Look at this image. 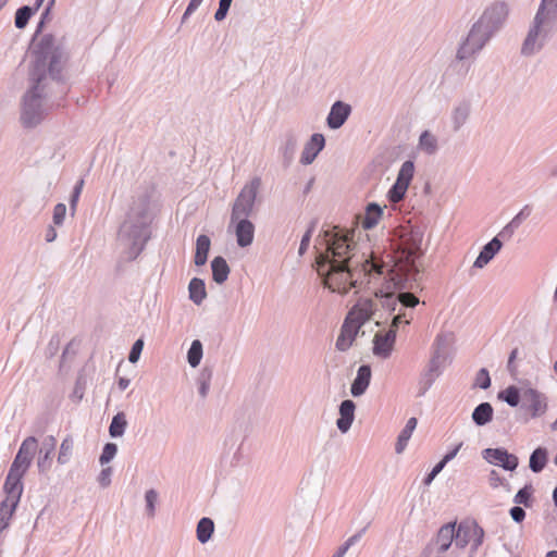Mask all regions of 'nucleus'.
<instances>
[{
  "label": "nucleus",
  "instance_id": "nucleus-1",
  "mask_svg": "<svg viewBox=\"0 0 557 557\" xmlns=\"http://www.w3.org/2000/svg\"><path fill=\"white\" fill-rule=\"evenodd\" d=\"M423 232L412 227L401 235L400 257L389 267L372 251L359 258L357 245L349 233L325 231V250L315 259L317 272L323 278L324 286L339 294H347L350 288L360 287L369 276H383L394 289H414L419 287V269L416 259L423 255L421 249Z\"/></svg>",
  "mask_w": 557,
  "mask_h": 557
},
{
  "label": "nucleus",
  "instance_id": "nucleus-2",
  "mask_svg": "<svg viewBox=\"0 0 557 557\" xmlns=\"http://www.w3.org/2000/svg\"><path fill=\"white\" fill-rule=\"evenodd\" d=\"M507 15L508 7L505 2H495L487 7L461 41L456 59L463 61L479 53L502 28Z\"/></svg>",
  "mask_w": 557,
  "mask_h": 557
},
{
  "label": "nucleus",
  "instance_id": "nucleus-3",
  "mask_svg": "<svg viewBox=\"0 0 557 557\" xmlns=\"http://www.w3.org/2000/svg\"><path fill=\"white\" fill-rule=\"evenodd\" d=\"M149 203L150 196L148 194L138 196L133 201L126 219L120 227L117 240L129 260L139 256L149 238Z\"/></svg>",
  "mask_w": 557,
  "mask_h": 557
},
{
  "label": "nucleus",
  "instance_id": "nucleus-4",
  "mask_svg": "<svg viewBox=\"0 0 557 557\" xmlns=\"http://www.w3.org/2000/svg\"><path fill=\"white\" fill-rule=\"evenodd\" d=\"M557 32V0H541L521 45L523 57L541 52Z\"/></svg>",
  "mask_w": 557,
  "mask_h": 557
},
{
  "label": "nucleus",
  "instance_id": "nucleus-5",
  "mask_svg": "<svg viewBox=\"0 0 557 557\" xmlns=\"http://www.w3.org/2000/svg\"><path fill=\"white\" fill-rule=\"evenodd\" d=\"M34 64L30 71L32 82L45 81L47 73L52 79H59L62 71L63 52L52 35H44L34 46Z\"/></svg>",
  "mask_w": 557,
  "mask_h": 557
},
{
  "label": "nucleus",
  "instance_id": "nucleus-6",
  "mask_svg": "<svg viewBox=\"0 0 557 557\" xmlns=\"http://www.w3.org/2000/svg\"><path fill=\"white\" fill-rule=\"evenodd\" d=\"M384 284V287L375 292V296L382 298V306L385 309L391 312H397L389 326V330H394L396 333L400 323H410L411 314L403 311V309L414 308L419 304V299L410 292H399L397 296H395L394 293L391 292V289L394 288L393 285L391 284L388 287V284L385 281Z\"/></svg>",
  "mask_w": 557,
  "mask_h": 557
},
{
  "label": "nucleus",
  "instance_id": "nucleus-7",
  "mask_svg": "<svg viewBox=\"0 0 557 557\" xmlns=\"http://www.w3.org/2000/svg\"><path fill=\"white\" fill-rule=\"evenodd\" d=\"M42 82H33V86L23 97L20 121L25 128H34L39 125L47 113Z\"/></svg>",
  "mask_w": 557,
  "mask_h": 557
},
{
  "label": "nucleus",
  "instance_id": "nucleus-8",
  "mask_svg": "<svg viewBox=\"0 0 557 557\" xmlns=\"http://www.w3.org/2000/svg\"><path fill=\"white\" fill-rule=\"evenodd\" d=\"M260 186L261 178L258 176L245 184L234 201L231 214L232 223L237 219H247L251 214Z\"/></svg>",
  "mask_w": 557,
  "mask_h": 557
},
{
  "label": "nucleus",
  "instance_id": "nucleus-9",
  "mask_svg": "<svg viewBox=\"0 0 557 557\" xmlns=\"http://www.w3.org/2000/svg\"><path fill=\"white\" fill-rule=\"evenodd\" d=\"M414 174V163L411 160L405 161L397 174L396 182L388 190L387 197L391 202H399L404 199L406 191Z\"/></svg>",
  "mask_w": 557,
  "mask_h": 557
},
{
  "label": "nucleus",
  "instance_id": "nucleus-10",
  "mask_svg": "<svg viewBox=\"0 0 557 557\" xmlns=\"http://www.w3.org/2000/svg\"><path fill=\"white\" fill-rule=\"evenodd\" d=\"M482 457L488 463L499 466L507 471H513L519 465L518 457L504 448H485Z\"/></svg>",
  "mask_w": 557,
  "mask_h": 557
},
{
  "label": "nucleus",
  "instance_id": "nucleus-11",
  "mask_svg": "<svg viewBox=\"0 0 557 557\" xmlns=\"http://www.w3.org/2000/svg\"><path fill=\"white\" fill-rule=\"evenodd\" d=\"M27 471L22 470L20 468L10 467L9 473L5 478V482L3 485V491L5 493V499L20 503L21 496L23 494V483L22 479Z\"/></svg>",
  "mask_w": 557,
  "mask_h": 557
},
{
  "label": "nucleus",
  "instance_id": "nucleus-12",
  "mask_svg": "<svg viewBox=\"0 0 557 557\" xmlns=\"http://www.w3.org/2000/svg\"><path fill=\"white\" fill-rule=\"evenodd\" d=\"M38 449V441L35 436L26 437L12 462L11 466L27 471L32 465L33 458Z\"/></svg>",
  "mask_w": 557,
  "mask_h": 557
},
{
  "label": "nucleus",
  "instance_id": "nucleus-13",
  "mask_svg": "<svg viewBox=\"0 0 557 557\" xmlns=\"http://www.w3.org/2000/svg\"><path fill=\"white\" fill-rule=\"evenodd\" d=\"M57 438L53 435H47L41 442L38 450L37 468L40 473H47L52 466V456L55 450Z\"/></svg>",
  "mask_w": 557,
  "mask_h": 557
},
{
  "label": "nucleus",
  "instance_id": "nucleus-14",
  "mask_svg": "<svg viewBox=\"0 0 557 557\" xmlns=\"http://www.w3.org/2000/svg\"><path fill=\"white\" fill-rule=\"evenodd\" d=\"M351 113V107L350 104L343 102L341 100L335 101L331 110L329 112V115L326 117V124L331 129H337L342 127L347 119L349 117Z\"/></svg>",
  "mask_w": 557,
  "mask_h": 557
},
{
  "label": "nucleus",
  "instance_id": "nucleus-15",
  "mask_svg": "<svg viewBox=\"0 0 557 557\" xmlns=\"http://www.w3.org/2000/svg\"><path fill=\"white\" fill-rule=\"evenodd\" d=\"M395 341L396 335L394 330L376 333L373 339V354L384 359L388 358L393 351Z\"/></svg>",
  "mask_w": 557,
  "mask_h": 557
},
{
  "label": "nucleus",
  "instance_id": "nucleus-16",
  "mask_svg": "<svg viewBox=\"0 0 557 557\" xmlns=\"http://www.w3.org/2000/svg\"><path fill=\"white\" fill-rule=\"evenodd\" d=\"M325 146V139L322 134H313L310 139L305 144V147L301 151L300 163L304 165L311 164L314 159L318 157L320 151Z\"/></svg>",
  "mask_w": 557,
  "mask_h": 557
},
{
  "label": "nucleus",
  "instance_id": "nucleus-17",
  "mask_svg": "<svg viewBox=\"0 0 557 557\" xmlns=\"http://www.w3.org/2000/svg\"><path fill=\"white\" fill-rule=\"evenodd\" d=\"M523 398L530 403L529 409L533 418L545 413L547 409V399L544 394L535 388L529 387L523 392Z\"/></svg>",
  "mask_w": 557,
  "mask_h": 557
},
{
  "label": "nucleus",
  "instance_id": "nucleus-18",
  "mask_svg": "<svg viewBox=\"0 0 557 557\" xmlns=\"http://www.w3.org/2000/svg\"><path fill=\"white\" fill-rule=\"evenodd\" d=\"M360 326L358 323H354L349 319H345L342 325L341 334L336 339V348L341 351H346L352 345Z\"/></svg>",
  "mask_w": 557,
  "mask_h": 557
},
{
  "label": "nucleus",
  "instance_id": "nucleus-19",
  "mask_svg": "<svg viewBox=\"0 0 557 557\" xmlns=\"http://www.w3.org/2000/svg\"><path fill=\"white\" fill-rule=\"evenodd\" d=\"M374 304L370 299L360 300L346 317L361 327L373 314Z\"/></svg>",
  "mask_w": 557,
  "mask_h": 557
},
{
  "label": "nucleus",
  "instance_id": "nucleus-20",
  "mask_svg": "<svg viewBox=\"0 0 557 557\" xmlns=\"http://www.w3.org/2000/svg\"><path fill=\"white\" fill-rule=\"evenodd\" d=\"M298 146V137L294 132H287L284 134L281 145L278 147V153L282 157L283 164L289 166L294 160Z\"/></svg>",
  "mask_w": 557,
  "mask_h": 557
},
{
  "label": "nucleus",
  "instance_id": "nucleus-21",
  "mask_svg": "<svg viewBox=\"0 0 557 557\" xmlns=\"http://www.w3.org/2000/svg\"><path fill=\"white\" fill-rule=\"evenodd\" d=\"M356 405L352 400H343L339 405V418L336 421V426L342 433H347L351 428L355 420Z\"/></svg>",
  "mask_w": 557,
  "mask_h": 557
},
{
  "label": "nucleus",
  "instance_id": "nucleus-22",
  "mask_svg": "<svg viewBox=\"0 0 557 557\" xmlns=\"http://www.w3.org/2000/svg\"><path fill=\"white\" fill-rule=\"evenodd\" d=\"M234 223L237 245L242 248L250 246L255 236L253 224L248 219H237Z\"/></svg>",
  "mask_w": 557,
  "mask_h": 557
},
{
  "label": "nucleus",
  "instance_id": "nucleus-23",
  "mask_svg": "<svg viewBox=\"0 0 557 557\" xmlns=\"http://www.w3.org/2000/svg\"><path fill=\"white\" fill-rule=\"evenodd\" d=\"M371 381V368L368 364H362L357 371V375L350 386V393L354 397L363 395L369 387Z\"/></svg>",
  "mask_w": 557,
  "mask_h": 557
},
{
  "label": "nucleus",
  "instance_id": "nucleus-24",
  "mask_svg": "<svg viewBox=\"0 0 557 557\" xmlns=\"http://www.w3.org/2000/svg\"><path fill=\"white\" fill-rule=\"evenodd\" d=\"M502 247L503 243L499 240V238L494 237L492 240H490L486 245L483 246L482 250L480 251L478 258L473 263V268H484L502 249Z\"/></svg>",
  "mask_w": 557,
  "mask_h": 557
},
{
  "label": "nucleus",
  "instance_id": "nucleus-25",
  "mask_svg": "<svg viewBox=\"0 0 557 557\" xmlns=\"http://www.w3.org/2000/svg\"><path fill=\"white\" fill-rule=\"evenodd\" d=\"M455 537V523L443 525L437 533L435 547L437 553L446 552L453 544Z\"/></svg>",
  "mask_w": 557,
  "mask_h": 557
},
{
  "label": "nucleus",
  "instance_id": "nucleus-26",
  "mask_svg": "<svg viewBox=\"0 0 557 557\" xmlns=\"http://www.w3.org/2000/svg\"><path fill=\"white\" fill-rule=\"evenodd\" d=\"M493 407L490 403H481L472 411V420L478 426L486 425L493 419Z\"/></svg>",
  "mask_w": 557,
  "mask_h": 557
},
{
  "label": "nucleus",
  "instance_id": "nucleus-27",
  "mask_svg": "<svg viewBox=\"0 0 557 557\" xmlns=\"http://www.w3.org/2000/svg\"><path fill=\"white\" fill-rule=\"evenodd\" d=\"M212 278L218 284H223L230 274V267L223 257H215L211 261Z\"/></svg>",
  "mask_w": 557,
  "mask_h": 557
},
{
  "label": "nucleus",
  "instance_id": "nucleus-28",
  "mask_svg": "<svg viewBox=\"0 0 557 557\" xmlns=\"http://www.w3.org/2000/svg\"><path fill=\"white\" fill-rule=\"evenodd\" d=\"M383 210L377 203H369L366 208V213L362 219V227L364 230L373 228L382 218Z\"/></svg>",
  "mask_w": 557,
  "mask_h": 557
},
{
  "label": "nucleus",
  "instance_id": "nucleus-29",
  "mask_svg": "<svg viewBox=\"0 0 557 557\" xmlns=\"http://www.w3.org/2000/svg\"><path fill=\"white\" fill-rule=\"evenodd\" d=\"M211 240L207 235H199L196 240L195 264L205 265L208 259Z\"/></svg>",
  "mask_w": 557,
  "mask_h": 557
},
{
  "label": "nucleus",
  "instance_id": "nucleus-30",
  "mask_svg": "<svg viewBox=\"0 0 557 557\" xmlns=\"http://www.w3.org/2000/svg\"><path fill=\"white\" fill-rule=\"evenodd\" d=\"M188 292L189 299L196 305H200L207 297L205 282L198 277L191 278L188 285Z\"/></svg>",
  "mask_w": 557,
  "mask_h": 557
},
{
  "label": "nucleus",
  "instance_id": "nucleus-31",
  "mask_svg": "<svg viewBox=\"0 0 557 557\" xmlns=\"http://www.w3.org/2000/svg\"><path fill=\"white\" fill-rule=\"evenodd\" d=\"M470 115V104L467 102L459 103L451 113L453 128L459 131L467 122Z\"/></svg>",
  "mask_w": 557,
  "mask_h": 557
},
{
  "label": "nucleus",
  "instance_id": "nucleus-32",
  "mask_svg": "<svg viewBox=\"0 0 557 557\" xmlns=\"http://www.w3.org/2000/svg\"><path fill=\"white\" fill-rule=\"evenodd\" d=\"M17 505L18 503L5 498L0 503V533L9 527Z\"/></svg>",
  "mask_w": 557,
  "mask_h": 557
},
{
  "label": "nucleus",
  "instance_id": "nucleus-33",
  "mask_svg": "<svg viewBox=\"0 0 557 557\" xmlns=\"http://www.w3.org/2000/svg\"><path fill=\"white\" fill-rule=\"evenodd\" d=\"M418 148L426 154H434L438 149L437 137L424 131L419 137Z\"/></svg>",
  "mask_w": 557,
  "mask_h": 557
},
{
  "label": "nucleus",
  "instance_id": "nucleus-34",
  "mask_svg": "<svg viewBox=\"0 0 557 557\" xmlns=\"http://www.w3.org/2000/svg\"><path fill=\"white\" fill-rule=\"evenodd\" d=\"M214 531V523L210 518H201L197 524V539L200 543H207Z\"/></svg>",
  "mask_w": 557,
  "mask_h": 557
},
{
  "label": "nucleus",
  "instance_id": "nucleus-35",
  "mask_svg": "<svg viewBox=\"0 0 557 557\" xmlns=\"http://www.w3.org/2000/svg\"><path fill=\"white\" fill-rule=\"evenodd\" d=\"M546 462L547 450L539 447L531 454L529 467L533 472L539 473L545 468Z\"/></svg>",
  "mask_w": 557,
  "mask_h": 557
},
{
  "label": "nucleus",
  "instance_id": "nucleus-36",
  "mask_svg": "<svg viewBox=\"0 0 557 557\" xmlns=\"http://www.w3.org/2000/svg\"><path fill=\"white\" fill-rule=\"evenodd\" d=\"M127 426V421L124 412H117L111 421L109 426V434L112 437H121L124 435Z\"/></svg>",
  "mask_w": 557,
  "mask_h": 557
},
{
  "label": "nucleus",
  "instance_id": "nucleus-37",
  "mask_svg": "<svg viewBox=\"0 0 557 557\" xmlns=\"http://www.w3.org/2000/svg\"><path fill=\"white\" fill-rule=\"evenodd\" d=\"M73 447H74L73 438L71 436H66L60 445L58 459H57L59 465L63 466L70 461L72 454H73Z\"/></svg>",
  "mask_w": 557,
  "mask_h": 557
},
{
  "label": "nucleus",
  "instance_id": "nucleus-38",
  "mask_svg": "<svg viewBox=\"0 0 557 557\" xmlns=\"http://www.w3.org/2000/svg\"><path fill=\"white\" fill-rule=\"evenodd\" d=\"M202 344L199 339H195L191 342L189 350L187 352V361L191 368H196L199 366L202 358Z\"/></svg>",
  "mask_w": 557,
  "mask_h": 557
},
{
  "label": "nucleus",
  "instance_id": "nucleus-39",
  "mask_svg": "<svg viewBox=\"0 0 557 557\" xmlns=\"http://www.w3.org/2000/svg\"><path fill=\"white\" fill-rule=\"evenodd\" d=\"M497 397L507 403L510 407H517L520 401L519 389L511 385L498 393Z\"/></svg>",
  "mask_w": 557,
  "mask_h": 557
},
{
  "label": "nucleus",
  "instance_id": "nucleus-40",
  "mask_svg": "<svg viewBox=\"0 0 557 557\" xmlns=\"http://www.w3.org/2000/svg\"><path fill=\"white\" fill-rule=\"evenodd\" d=\"M159 502V493L154 488H150L145 493L146 516L153 518L156 516V506Z\"/></svg>",
  "mask_w": 557,
  "mask_h": 557
},
{
  "label": "nucleus",
  "instance_id": "nucleus-41",
  "mask_svg": "<svg viewBox=\"0 0 557 557\" xmlns=\"http://www.w3.org/2000/svg\"><path fill=\"white\" fill-rule=\"evenodd\" d=\"M211 376L212 372L208 369H203L197 379L198 393L201 398H206L209 393Z\"/></svg>",
  "mask_w": 557,
  "mask_h": 557
},
{
  "label": "nucleus",
  "instance_id": "nucleus-42",
  "mask_svg": "<svg viewBox=\"0 0 557 557\" xmlns=\"http://www.w3.org/2000/svg\"><path fill=\"white\" fill-rule=\"evenodd\" d=\"M366 529L367 528H363L361 529L359 532H357L356 534L351 535L350 537H348L344 544H342L337 550L332 555V557H344L346 555V553L348 552V549L354 546L363 535V533L366 532Z\"/></svg>",
  "mask_w": 557,
  "mask_h": 557
},
{
  "label": "nucleus",
  "instance_id": "nucleus-43",
  "mask_svg": "<svg viewBox=\"0 0 557 557\" xmlns=\"http://www.w3.org/2000/svg\"><path fill=\"white\" fill-rule=\"evenodd\" d=\"M444 350L433 351L432 358L428 364V371L440 375L442 372V367L445 361Z\"/></svg>",
  "mask_w": 557,
  "mask_h": 557
},
{
  "label": "nucleus",
  "instance_id": "nucleus-44",
  "mask_svg": "<svg viewBox=\"0 0 557 557\" xmlns=\"http://www.w3.org/2000/svg\"><path fill=\"white\" fill-rule=\"evenodd\" d=\"M33 14V9L30 7L24 5L20 8L15 13V26L20 29L24 28L30 16Z\"/></svg>",
  "mask_w": 557,
  "mask_h": 557
},
{
  "label": "nucleus",
  "instance_id": "nucleus-45",
  "mask_svg": "<svg viewBox=\"0 0 557 557\" xmlns=\"http://www.w3.org/2000/svg\"><path fill=\"white\" fill-rule=\"evenodd\" d=\"M454 336L451 333H441L436 336L434 342V351L444 350L446 358V349L453 343Z\"/></svg>",
  "mask_w": 557,
  "mask_h": 557
},
{
  "label": "nucleus",
  "instance_id": "nucleus-46",
  "mask_svg": "<svg viewBox=\"0 0 557 557\" xmlns=\"http://www.w3.org/2000/svg\"><path fill=\"white\" fill-rule=\"evenodd\" d=\"M117 453V445L114 443H107L103 446L102 453L99 457V462L101 466L109 463Z\"/></svg>",
  "mask_w": 557,
  "mask_h": 557
},
{
  "label": "nucleus",
  "instance_id": "nucleus-47",
  "mask_svg": "<svg viewBox=\"0 0 557 557\" xmlns=\"http://www.w3.org/2000/svg\"><path fill=\"white\" fill-rule=\"evenodd\" d=\"M470 533L471 528H462L461 525L458 530H455V545L458 548H463L470 542Z\"/></svg>",
  "mask_w": 557,
  "mask_h": 557
},
{
  "label": "nucleus",
  "instance_id": "nucleus-48",
  "mask_svg": "<svg viewBox=\"0 0 557 557\" xmlns=\"http://www.w3.org/2000/svg\"><path fill=\"white\" fill-rule=\"evenodd\" d=\"M533 487L532 485H525L523 488L519 490L516 494L513 502L516 504L524 505L525 507L530 506V497L532 495Z\"/></svg>",
  "mask_w": 557,
  "mask_h": 557
},
{
  "label": "nucleus",
  "instance_id": "nucleus-49",
  "mask_svg": "<svg viewBox=\"0 0 557 557\" xmlns=\"http://www.w3.org/2000/svg\"><path fill=\"white\" fill-rule=\"evenodd\" d=\"M484 531L482 528L474 525L471 528L470 542L471 550L474 552L483 543Z\"/></svg>",
  "mask_w": 557,
  "mask_h": 557
},
{
  "label": "nucleus",
  "instance_id": "nucleus-50",
  "mask_svg": "<svg viewBox=\"0 0 557 557\" xmlns=\"http://www.w3.org/2000/svg\"><path fill=\"white\" fill-rule=\"evenodd\" d=\"M438 375L425 370L424 373L422 374L421 376V380H420V395H424V393L433 385V383L435 382L436 377Z\"/></svg>",
  "mask_w": 557,
  "mask_h": 557
},
{
  "label": "nucleus",
  "instance_id": "nucleus-51",
  "mask_svg": "<svg viewBox=\"0 0 557 557\" xmlns=\"http://www.w3.org/2000/svg\"><path fill=\"white\" fill-rule=\"evenodd\" d=\"M438 375L425 370L424 373L422 374L421 376V380H420V395H424V393L433 385V383L435 382L436 377Z\"/></svg>",
  "mask_w": 557,
  "mask_h": 557
},
{
  "label": "nucleus",
  "instance_id": "nucleus-52",
  "mask_svg": "<svg viewBox=\"0 0 557 557\" xmlns=\"http://www.w3.org/2000/svg\"><path fill=\"white\" fill-rule=\"evenodd\" d=\"M474 385L482 389H487L491 386V377L488 371L485 368H482L478 371Z\"/></svg>",
  "mask_w": 557,
  "mask_h": 557
},
{
  "label": "nucleus",
  "instance_id": "nucleus-53",
  "mask_svg": "<svg viewBox=\"0 0 557 557\" xmlns=\"http://www.w3.org/2000/svg\"><path fill=\"white\" fill-rule=\"evenodd\" d=\"M86 381L83 376L77 377L71 398L75 403H79L85 393Z\"/></svg>",
  "mask_w": 557,
  "mask_h": 557
},
{
  "label": "nucleus",
  "instance_id": "nucleus-54",
  "mask_svg": "<svg viewBox=\"0 0 557 557\" xmlns=\"http://www.w3.org/2000/svg\"><path fill=\"white\" fill-rule=\"evenodd\" d=\"M412 433L406 431V430H401L398 437H397V442L395 444V451L396 454H403L404 450L406 449L407 445H408V442L411 437Z\"/></svg>",
  "mask_w": 557,
  "mask_h": 557
},
{
  "label": "nucleus",
  "instance_id": "nucleus-55",
  "mask_svg": "<svg viewBox=\"0 0 557 557\" xmlns=\"http://www.w3.org/2000/svg\"><path fill=\"white\" fill-rule=\"evenodd\" d=\"M144 348V341L141 338H138L132 346V349L128 355V360L132 363H136L141 355Z\"/></svg>",
  "mask_w": 557,
  "mask_h": 557
},
{
  "label": "nucleus",
  "instance_id": "nucleus-56",
  "mask_svg": "<svg viewBox=\"0 0 557 557\" xmlns=\"http://www.w3.org/2000/svg\"><path fill=\"white\" fill-rule=\"evenodd\" d=\"M232 1L233 0H220L219 1V8L214 14L215 21L221 22L226 17L227 12L231 8Z\"/></svg>",
  "mask_w": 557,
  "mask_h": 557
},
{
  "label": "nucleus",
  "instance_id": "nucleus-57",
  "mask_svg": "<svg viewBox=\"0 0 557 557\" xmlns=\"http://www.w3.org/2000/svg\"><path fill=\"white\" fill-rule=\"evenodd\" d=\"M66 213V206L64 203H58L53 209V223L55 225H62Z\"/></svg>",
  "mask_w": 557,
  "mask_h": 557
},
{
  "label": "nucleus",
  "instance_id": "nucleus-58",
  "mask_svg": "<svg viewBox=\"0 0 557 557\" xmlns=\"http://www.w3.org/2000/svg\"><path fill=\"white\" fill-rule=\"evenodd\" d=\"M517 356H518V348H515L509 354L508 361H507V371L509 372V374L512 377H516L518 375V368H517V364L515 363Z\"/></svg>",
  "mask_w": 557,
  "mask_h": 557
},
{
  "label": "nucleus",
  "instance_id": "nucleus-59",
  "mask_svg": "<svg viewBox=\"0 0 557 557\" xmlns=\"http://www.w3.org/2000/svg\"><path fill=\"white\" fill-rule=\"evenodd\" d=\"M313 228H314V223H312L310 225V227L307 230V232L304 234V236L301 238L299 250H298L300 256H302L307 251V249L309 247Z\"/></svg>",
  "mask_w": 557,
  "mask_h": 557
},
{
  "label": "nucleus",
  "instance_id": "nucleus-60",
  "mask_svg": "<svg viewBox=\"0 0 557 557\" xmlns=\"http://www.w3.org/2000/svg\"><path fill=\"white\" fill-rule=\"evenodd\" d=\"M111 475H112V468L111 467L103 468L98 475V482H99L100 486L108 487L111 484Z\"/></svg>",
  "mask_w": 557,
  "mask_h": 557
},
{
  "label": "nucleus",
  "instance_id": "nucleus-61",
  "mask_svg": "<svg viewBox=\"0 0 557 557\" xmlns=\"http://www.w3.org/2000/svg\"><path fill=\"white\" fill-rule=\"evenodd\" d=\"M488 483L493 488H497L500 485H508L505 479H503L496 470H492L488 474Z\"/></svg>",
  "mask_w": 557,
  "mask_h": 557
},
{
  "label": "nucleus",
  "instance_id": "nucleus-62",
  "mask_svg": "<svg viewBox=\"0 0 557 557\" xmlns=\"http://www.w3.org/2000/svg\"><path fill=\"white\" fill-rule=\"evenodd\" d=\"M531 214V208L529 206H524L513 218L512 222L519 227L521 223L527 220Z\"/></svg>",
  "mask_w": 557,
  "mask_h": 557
},
{
  "label": "nucleus",
  "instance_id": "nucleus-63",
  "mask_svg": "<svg viewBox=\"0 0 557 557\" xmlns=\"http://www.w3.org/2000/svg\"><path fill=\"white\" fill-rule=\"evenodd\" d=\"M510 516L515 522H522L525 518V511L520 506H515L510 509Z\"/></svg>",
  "mask_w": 557,
  "mask_h": 557
},
{
  "label": "nucleus",
  "instance_id": "nucleus-64",
  "mask_svg": "<svg viewBox=\"0 0 557 557\" xmlns=\"http://www.w3.org/2000/svg\"><path fill=\"white\" fill-rule=\"evenodd\" d=\"M518 228V226L512 222L510 221L498 234V236L505 238V239H509L515 231Z\"/></svg>",
  "mask_w": 557,
  "mask_h": 557
}]
</instances>
